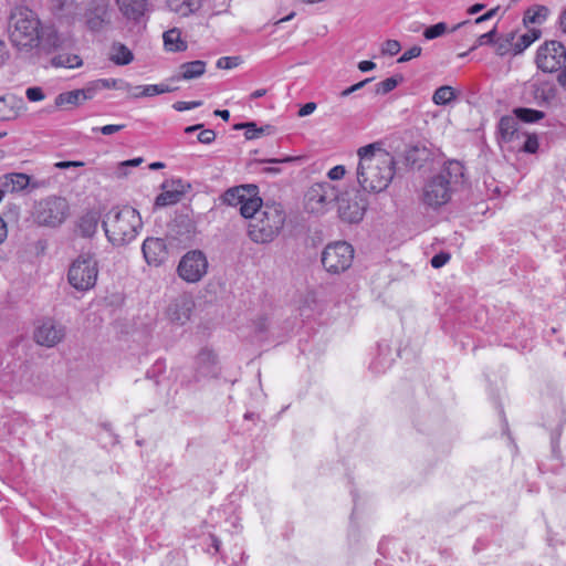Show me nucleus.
Returning a JSON list of instances; mask_svg holds the SVG:
<instances>
[{
  "label": "nucleus",
  "instance_id": "obj_1",
  "mask_svg": "<svg viewBox=\"0 0 566 566\" xmlns=\"http://www.w3.org/2000/svg\"><path fill=\"white\" fill-rule=\"evenodd\" d=\"M357 155V181L363 190L377 193L387 189L395 176L394 156L380 143L360 147Z\"/></svg>",
  "mask_w": 566,
  "mask_h": 566
},
{
  "label": "nucleus",
  "instance_id": "obj_2",
  "mask_svg": "<svg viewBox=\"0 0 566 566\" xmlns=\"http://www.w3.org/2000/svg\"><path fill=\"white\" fill-rule=\"evenodd\" d=\"M42 24L36 13L28 8L15 9L8 21V33L12 45L33 63L40 61V52L34 50L40 43L39 34Z\"/></svg>",
  "mask_w": 566,
  "mask_h": 566
},
{
  "label": "nucleus",
  "instance_id": "obj_3",
  "mask_svg": "<svg viewBox=\"0 0 566 566\" xmlns=\"http://www.w3.org/2000/svg\"><path fill=\"white\" fill-rule=\"evenodd\" d=\"M463 177L464 167L460 161H447L441 170L423 185L421 202L432 210L443 207L451 200L452 193L462 184Z\"/></svg>",
  "mask_w": 566,
  "mask_h": 566
},
{
  "label": "nucleus",
  "instance_id": "obj_4",
  "mask_svg": "<svg viewBox=\"0 0 566 566\" xmlns=\"http://www.w3.org/2000/svg\"><path fill=\"white\" fill-rule=\"evenodd\" d=\"M107 241L115 248L134 241L143 229V220L137 209L125 205L108 210L102 220Z\"/></svg>",
  "mask_w": 566,
  "mask_h": 566
},
{
  "label": "nucleus",
  "instance_id": "obj_5",
  "mask_svg": "<svg viewBox=\"0 0 566 566\" xmlns=\"http://www.w3.org/2000/svg\"><path fill=\"white\" fill-rule=\"evenodd\" d=\"M286 212L282 203L266 201L262 211H259L255 221H250L248 233L255 243L272 242L283 229Z\"/></svg>",
  "mask_w": 566,
  "mask_h": 566
},
{
  "label": "nucleus",
  "instance_id": "obj_6",
  "mask_svg": "<svg viewBox=\"0 0 566 566\" xmlns=\"http://www.w3.org/2000/svg\"><path fill=\"white\" fill-rule=\"evenodd\" d=\"M98 276V263L90 252L81 253L70 265L67 281L72 287L80 292L93 289Z\"/></svg>",
  "mask_w": 566,
  "mask_h": 566
},
{
  "label": "nucleus",
  "instance_id": "obj_7",
  "mask_svg": "<svg viewBox=\"0 0 566 566\" xmlns=\"http://www.w3.org/2000/svg\"><path fill=\"white\" fill-rule=\"evenodd\" d=\"M354 253L353 245L346 241L332 242L322 251L321 262L329 274H340L352 266Z\"/></svg>",
  "mask_w": 566,
  "mask_h": 566
},
{
  "label": "nucleus",
  "instance_id": "obj_8",
  "mask_svg": "<svg viewBox=\"0 0 566 566\" xmlns=\"http://www.w3.org/2000/svg\"><path fill=\"white\" fill-rule=\"evenodd\" d=\"M69 205L65 199L60 197H48L40 200L34 209V220L40 226L59 227L66 219Z\"/></svg>",
  "mask_w": 566,
  "mask_h": 566
},
{
  "label": "nucleus",
  "instance_id": "obj_9",
  "mask_svg": "<svg viewBox=\"0 0 566 566\" xmlns=\"http://www.w3.org/2000/svg\"><path fill=\"white\" fill-rule=\"evenodd\" d=\"M339 191L329 181L313 184L305 193V209L311 213H324L338 199Z\"/></svg>",
  "mask_w": 566,
  "mask_h": 566
},
{
  "label": "nucleus",
  "instance_id": "obj_10",
  "mask_svg": "<svg viewBox=\"0 0 566 566\" xmlns=\"http://www.w3.org/2000/svg\"><path fill=\"white\" fill-rule=\"evenodd\" d=\"M209 262L206 253L195 249L186 252L178 265V276L187 283H198L208 272Z\"/></svg>",
  "mask_w": 566,
  "mask_h": 566
},
{
  "label": "nucleus",
  "instance_id": "obj_11",
  "mask_svg": "<svg viewBox=\"0 0 566 566\" xmlns=\"http://www.w3.org/2000/svg\"><path fill=\"white\" fill-rule=\"evenodd\" d=\"M535 63L544 73L560 72L566 64V48L562 42L546 41L537 49Z\"/></svg>",
  "mask_w": 566,
  "mask_h": 566
},
{
  "label": "nucleus",
  "instance_id": "obj_12",
  "mask_svg": "<svg viewBox=\"0 0 566 566\" xmlns=\"http://www.w3.org/2000/svg\"><path fill=\"white\" fill-rule=\"evenodd\" d=\"M39 38L40 43L34 52H40V56L42 54L50 55L57 51L70 50L74 45L73 38L67 33L59 32L53 24H42Z\"/></svg>",
  "mask_w": 566,
  "mask_h": 566
},
{
  "label": "nucleus",
  "instance_id": "obj_13",
  "mask_svg": "<svg viewBox=\"0 0 566 566\" xmlns=\"http://www.w3.org/2000/svg\"><path fill=\"white\" fill-rule=\"evenodd\" d=\"M557 96V87L551 80L533 77L524 86V99L526 103L539 107L549 106Z\"/></svg>",
  "mask_w": 566,
  "mask_h": 566
},
{
  "label": "nucleus",
  "instance_id": "obj_14",
  "mask_svg": "<svg viewBox=\"0 0 566 566\" xmlns=\"http://www.w3.org/2000/svg\"><path fill=\"white\" fill-rule=\"evenodd\" d=\"M336 201L338 202V216L343 221L358 223L363 220L368 206L365 195L359 191L346 192L343 196L338 195Z\"/></svg>",
  "mask_w": 566,
  "mask_h": 566
},
{
  "label": "nucleus",
  "instance_id": "obj_15",
  "mask_svg": "<svg viewBox=\"0 0 566 566\" xmlns=\"http://www.w3.org/2000/svg\"><path fill=\"white\" fill-rule=\"evenodd\" d=\"M33 337L41 346L54 347L65 337V327L53 319H45L35 328Z\"/></svg>",
  "mask_w": 566,
  "mask_h": 566
},
{
  "label": "nucleus",
  "instance_id": "obj_16",
  "mask_svg": "<svg viewBox=\"0 0 566 566\" xmlns=\"http://www.w3.org/2000/svg\"><path fill=\"white\" fill-rule=\"evenodd\" d=\"M50 11L57 20L73 24L83 14V7L76 0H50Z\"/></svg>",
  "mask_w": 566,
  "mask_h": 566
},
{
  "label": "nucleus",
  "instance_id": "obj_17",
  "mask_svg": "<svg viewBox=\"0 0 566 566\" xmlns=\"http://www.w3.org/2000/svg\"><path fill=\"white\" fill-rule=\"evenodd\" d=\"M142 252L146 263L153 266H159L168 256L166 242L161 238L145 239L142 244Z\"/></svg>",
  "mask_w": 566,
  "mask_h": 566
},
{
  "label": "nucleus",
  "instance_id": "obj_18",
  "mask_svg": "<svg viewBox=\"0 0 566 566\" xmlns=\"http://www.w3.org/2000/svg\"><path fill=\"white\" fill-rule=\"evenodd\" d=\"M196 375L195 380L199 381L201 378H213L218 376L219 368L217 365V356L213 350L202 348L195 360Z\"/></svg>",
  "mask_w": 566,
  "mask_h": 566
},
{
  "label": "nucleus",
  "instance_id": "obj_19",
  "mask_svg": "<svg viewBox=\"0 0 566 566\" xmlns=\"http://www.w3.org/2000/svg\"><path fill=\"white\" fill-rule=\"evenodd\" d=\"M25 109L23 98L8 93L0 96V122H10L17 119Z\"/></svg>",
  "mask_w": 566,
  "mask_h": 566
},
{
  "label": "nucleus",
  "instance_id": "obj_20",
  "mask_svg": "<svg viewBox=\"0 0 566 566\" xmlns=\"http://www.w3.org/2000/svg\"><path fill=\"white\" fill-rule=\"evenodd\" d=\"M193 301L189 297H179L175 300L168 307V316L171 322L185 325L189 319L193 310Z\"/></svg>",
  "mask_w": 566,
  "mask_h": 566
},
{
  "label": "nucleus",
  "instance_id": "obj_21",
  "mask_svg": "<svg viewBox=\"0 0 566 566\" xmlns=\"http://www.w3.org/2000/svg\"><path fill=\"white\" fill-rule=\"evenodd\" d=\"M118 8L123 15L135 22L140 21V19L147 12V0H116Z\"/></svg>",
  "mask_w": 566,
  "mask_h": 566
},
{
  "label": "nucleus",
  "instance_id": "obj_22",
  "mask_svg": "<svg viewBox=\"0 0 566 566\" xmlns=\"http://www.w3.org/2000/svg\"><path fill=\"white\" fill-rule=\"evenodd\" d=\"M56 54L53 55L45 63H41L39 61V64H41L44 67H64V69H77L83 65V60L80 55L73 54V53H65L62 51L55 52Z\"/></svg>",
  "mask_w": 566,
  "mask_h": 566
},
{
  "label": "nucleus",
  "instance_id": "obj_23",
  "mask_svg": "<svg viewBox=\"0 0 566 566\" xmlns=\"http://www.w3.org/2000/svg\"><path fill=\"white\" fill-rule=\"evenodd\" d=\"M2 186L10 188V191H21L27 187L38 188L40 185L38 181L32 182L31 177L22 172H11L3 176Z\"/></svg>",
  "mask_w": 566,
  "mask_h": 566
},
{
  "label": "nucleus",
  "instance_id": "obj_24",
  "mask_svg": "<svg viewBox=\"0 0 566 566\" xmlns=\"http://www.w3.org/2000/svg\"><path fill=\"white\" fill-rule=\"evenodd\" d=\"M206 66L207 63L201 60L185 62L179 66V73L174 78L177 81H189L200 77L202 74H205Z\"/></svg>",
  "mask_w": 566,
  "mask_h": 566
},
{
  "label": "nucleus",
  "instance_id": "obj_25",
  "mask_svg": "<svg viewBox=\"0 0 566 566\" xmlns=\"http://www.w3.org/2000/svg\"><path fill=\"white\" fill-rule=\"evenodd\" d=\"M499 138L504 143L518 138L517 119L515 116H502L497 124Z\"/></svg>",
  "mask_w": 566,
  "mask_h": 566
},
{
  "label": "nucleus",
  "instance_id": "obj_26",
  "mask_svg": "<svg viewBox=\"0 0 566 566\" xmlns=\"http://www.w3.org/2000/svg\"><path fill=\"white\" fill-rule=\"evenodd\" d=\"M101 216L95 210H90L80 217L77 229L82 237L91 238L96 233Z\"/></svg>",
  "mask_w": 566,
  "mask_h": 566
},
{
  "label": "nucleus",
  "instance_id": "obj_27",
  "mask_svg": "<svg viewBox=\"0 0 566 566\" xmlns=\"http://www.w3.org/2000/svg\"><path fill=\"white\" fill-rule=\"evenodd\" d=\"M164 46L168 52H184L187 50V42L181 39V32L174 28L163 34Z\"/></svg>",
  "mask_w": 566,
  "mask_h": 566
},
{
  "label": "nucleus",
  "instance_id": "obj_28",
  "mask_svg": "<svg viewBox=\"0 0 566 566\" xmlns=\"http://www.w3.org/2000/svg\"><path fill=\"white\" fill-rule=\"evenodd\" d=\"M265 202L260 197H252L250 193L240 206V213L243 218L255 221L259 211L263 210Z\"/></svg>",
  "mask_w": 566,
  "mask_h": 566
},
{
  "label": "nucleus",
  "instance_id": "obj_29",
  "mask_svg": "<svg viewBox=\"0 0 566 566\" xmlns=\"http://www.w3.org/2000/svg\"><path fill=\"white\" fill-rule=\"evenodd\" d=\"M390 348L388 345L378 344V355L369 365V368L377 374L385 373L392 363Z\"/></svg>",
  "mask_w": 566,
  "mask_h": 566
},
{
  "label": "nucleus",
  "instance_id": "obj_30",
  "mask_svg": "<svg viewBox=\"0 0 566 566\" xmlns=\"http://www.w3.org/2000/svg\"><path fill=\"white\" fill-rule=\"evenodd\" d=\"M249 188L255 189V186H239L227 189L221 196L222 202L228 206H241L243 200L248 197Z\"/></svg>",
  "mask_w": 566,
  "mask_h": 566
},
{
  "label": "nucleus",
  "instance_id": "obj_31",
  "mask_svg": "<svg viewBox=\"0 0 566 566\" xmlns=\"http://www.w3.org/2000/svg\"><path fill=\"white\" fill-rule=\"evenodd\" d=\"M549 10L546 6L543 4H534L530 7L523 17L524 25L532 24H542L546 21L548 17Z\"/></svg>",
  "mask_w": 566,
  "mask_h": 566
},
{
  "label": "nucleus",
  "instance_id": "obj_32",
  "mask_svg": "<svg viewBox=\"0 0 566 566\" xmlns=\"http://www.w3.org/2000/svg\"><path fill=\"white\" fill-rule=\"evenodd\" d=\"M542 35L541 30L530 29L527 32L521 34L517 40L512 44L514 55L523 53L532 43L539 39Z\"/></svg>",
  "mask_w": 566,
  "mask_h": 566
},
{
  "label": "nucleus",
  "instance_id": "obj_33",
  "mask_svg": "<svg viewBox=\"0 0 566 566\" xmlns=\"http://www.w3.org/2000/svg\"><path fill=\"white\" fill-rule=\"evenodd\" d=\"M104 10L99 8L94 9H83V14L85 17V24L87 29L92 32H98L102 30L105 23L104 19Z\"/></svg>",
  "mask_w": 566,
  "mask_h": 566
},
{
  "label": "nucleus",
  "instance_id": "obj_34",
  "mask_svg": "<svg viewBox=\"0 0 566 566\" xmlns=\"http://www.w3.org/2000/svg\"><path fill=\"white\" fill-rule=\"evenodd\" d=\"M134 90H140L139 93L133 94L134 98H139V97L156 96V95L164 94V93H170V92H174L176 90V87H170L169 85L161 83V84L137 85L134 87Z\"/></svg>",
  "mask_w": 566,
  "mask_h": 566
},
{
  "label": "nucleus",
  "instance_id": "obj_35",
  "mask_svg": "<svg viewBox=\"0 0 566 566\" xmlns=\"http://www.w3.org/2000/svg\"><path fill=\"white\" fill-rule=\"evenodd\" d=\"M513 115L517 120L526 124L538 123L545 117V113L543 111L528 107H515L513 109Z\"/></svg>",
  "mask_w": 566,
  "mask_h": 566
},
{
  "label": "nucleus",
  "instance_id": "obj_36",
  "mask_svg": "<svg viewBox=\"0 0 566 566\" xmlns=\"http://www.w3.org/2000/svg\"><path fill=\"white\" fill-rule=\"evenodd\" d=\"M111 60L116 65H127L134 60L133 52L122 43H115L113 45V54Z\"/></svg>",
  "mask_w": 566,
  "mask_h": 566
},
{
  "label": "nucleus",
  "instance_id": "obj_37",
  "mask_svg": "<svg viewBox=\"0 0 566 566\" xmlns=\"http://www.w3.org/2000/svg\"><path fill=\"white\" fill-rule=\"evenodd\" d=\"M457 98V92L449 85L438 87L433 95L432 102L436 105L446 106Z\"/></svg>",
  "mask_w": 566,
  "mask_h": 566
},
{
  "label": "nucleus",
  "instance_id": "obj_38",
  "mask_svg": "<svg viewBox=\"0 0 566 566\" xmlns=\"http://www.w3.org/2000/svg\"><path fill=\"white\" fill-rule=\"evenodd\" d=\"M85 101L86 99H82L81 88H80V90H73V91L60 93L55 97L54 103H55V106L62 107L64 105L77 106V105H81Z\"/></svg>",
  "mask_w": 566,
  "mask_h": 566
},
{
  "label": "nucleus",
  "instance_id": "obj_39",
  "mask_svg": "<svg viewBox=\"0 0 566 566\" xmlns=\"http://www.w3.org/2000/svg\"><path fill=\"white\" fill-rule=\"evenodd\" d=\"M184 195L182 190L174 189V190H165L159 193L155 199L156 207H167L176 205L180 201Z\"/></svg>",
  "mask_w": 566,
  "mask_h": 566
},
{
  "label": "nucleus",
  "instance_id": "obj_40",
  "mask_svg": "<svg viewBox=\"0 0 566 566\" xmlns=\"http://www.w3.org/2000/svg\"><path fill=\"white\" fill-rule=\"evenodd\" d=\"M403 81L402 75L388 77L375 85L374 93L376 95H386L394 91L400 82Z\"/></svg>",
  "mask_w": 566,
  "mask_h": 566
},
{
  "label": "nucleus",
  "instance_id": "obj_41",
  "mask_svg": "<svg viewBox=\"0 0 566 566\" xmlns=\"http://www.w3.org/2000/svg\"><path fill=\"white\" fill-rule=\"evenodd\" d=\"M102 90L129 91L132 85L122 78H98Z\"/></svg>",
  "mask_w": 566,
  "mask_h": 566
},
{
  "label": "nucleus",
  "instance_id": "obj_42",
  "mask_svg": "<svg viewBox=\"0 0 566 566\" xmlns=\"http://www.w3.org/2000/svg\"><path fill=\"white\" fill-rule=\"evenodd\" d=\"M448 30V25L446 22H438L436 24L429 25L423 31V36L426 40H433L441 35H443Z\"/></svg>",
  "mask_w": 566,
  "mask_h": 566
},
{
  "label": "nucleus",
  "instance_id": "obj_43",
  "mask_svg": "<svg viewBox=\"0 0 566 566\" xmlns=\"http://www.w3.org/2000/svg\"><path fill=\"white\" fill-rule=\"evenodd\" d=\"M99 91H102L99 80L91 81L81 88L82 99L90 101L94 98Z\"/></svg>",
  "mask_w": 566,
  "mask_h": 566
},
{
  "label": "nucleus",
  "instance_id": "obj_44",
  "mask_svg": "<svg viewBox=\"0 0 566 566\" xmlns=\"http://www.w3.org/2000/svg\"><path fill=\"white\" fill-rule=\"evenodd\" d=\"M272 128L273 127L271 125L258 127L256 123L254 122V127L247 128V130L244 132V136L248 140L255 139L259 138L261 135L270 134Z\"/></svg>",
  "mask_w": 566,
  "mask_h": 566
},
{
  "label": "nucleus",
  "instance_id": "obj_45",
  "mask_svg": "<svg viewBox=\"0 0 566 566\" xmlns=\"http://www.w3.org/2000/svg\"><path fill=\"white\" fill-rule=\"evenodd\" d=\"M538 149V139L536 135H527L526 139L521 148L526 154H535Z\"/></svg>",
  "mask_w": 566,
  "mask_h": 566
},
{
  "label": "nucleus",
  "instance_id": "obj_46",
  "mask_svg": "<svg viewBox=\"0 0 566 566\" xmlns=\"http://www.w3.org/2000/svg\"><path fill=\"white\" fill-rule=\"evenodd\" d=\"M25 96L30 102H41L45 98V94L40 86H31L25 91Z\"/></svg>",
  "mask_w": 566,
  "mask_h": 566
},
{
  "label": "nucleus",
  "instance_id": "obj_47",
  "mask_svg": "<svg viewBox=\"0 0 566 566\" xmlns=\"http://www.w3.org/2000/svg\"><path fill=\"white\" fill-rule=\"evenodd\" d=\"M239 65L238 56H222L217 61V67L222 70H231Z\"/></svg>",
  "mask_w": 566,
  "mask_h": 566
},
{
  "label": "nucleus",
  "instance_id": "obj_48",
  "mask_svg": "<svg viewBox=\"0 0 566 566\" xmlns=\"http://www.w3.org/2000/svg\"><path fill=\"white\" fill-rule=\"evenodd\" d=\"M449 260H450V254L448 252L441 251L431 258L430 264L434 269H440L443 265H446L449 262Z\"/></svg>",
  "mask_w": 566,
  "mask_h": 566
},
{
  "label": "nucleus",
  "instance_id": "obj_49",
  "mask_svg": "<svg viewBox=\"0 0 566 566\" xmlns=\"http://www.w3.org/2000/svg\"><path fill=\"white\" fill-rule=\"evenodd\" d=\"M421 51L422 49L419 45H413L401 54V56L398 59V62L405 63L415 57H418L420 56Z\"/></svg>",
  "mask_w": 566,
  "mask_h": 566
},
{
  "label": "nucleus",
  "instance_id": "obj_50",
  "mask_svg": "<svg viewBox=\"0 0 566 566\" xmlns=\"http://www.w3.org/2000/svg\"><path fill=\"white\" fill-rule=\"evenodd\" d=\"M201 105H202V101H191V102L178 101V102L174 103L172 107L177 112H184V111H189V109L200 107Z\"/></svg>",
  "mask_w": 566,
  "mask_h": 566
},
{
  "label": "nucleus",
  "instance_id": "obj_51",
  "mask_svg": "<svg viewBox=\"0 0 566 566\" xmlns=\"http://www.w3.org/2000/svg\"><path fill=\"white\" fill-rule=\"evenodd\" d=\"M126 127V125L124 124H120V125H114V124H109V125H105V126H102V127H93L92 128V132H99L102 133L103 135H113L117 132H120L122 129H124Z\"/></svg>",
  "mask_w": 566,
  "mask_h": 566
},
{
  "label": "nucleus",
  "instance_id": "obj_52",
  "mask_svg": "<svg viewBox=\"0 0 566 566\" xmlns=\"http://www.w3.org/2000/svg\"><path fill=\"white\" fill-rule=\"evenodd\" d=\"M401 49L400 43L397 40H387L382 46V53L394 56L399 53Z\"/></svg>",
  "mask_w": 566,
  "mask_h": 566
},
{
  "label": "nucleus",
  "instance_id": "obj_53",
  "mask_svg": "<svg viewBox=\"0 0 566 566\" xmlns=\"http://www.w3.org/2000/svg\"><path fill=\"white\" fill-rule=\"evenodd\" d=\"M143 161H144V159L142 157H137V158H133V159H128V160L122 161L119 164V166H118V175L119 176H126L127 175V171H126L127 167H137Z\"/></svg>",
  "mask_w": 566,
  "mask_h": 566
},
{
  "label": "nucleus",
  "instance_id": "obj_54",
  "mask_svg": "<svg viewBox=\"0 0 566 566\" xmlns=\"http://www.w3.org/2000/svg\"><path fill=\"white\" fill-rule=\"evenodd\" d=\"M216 139V133L212 129H200L197 140L201 144L209 145Z\"/></svg>",
  "mask_w": 566,
  "mask_h": 566
},
{
  "label": "nucleus",
  "instance_id": "obj_55",
  "mask_svg": "<svg viewBox=\"0 0 566 566\" xmlns=\"http://www.w3.org/2000/svg\"><path fill=\"white\" fill-rule=\"evenodd\" d=\"M495 35H496V28H493L491 31L483 33L479 36L478 44L479 45L493 44L495 41Z\"/></svg>",
  "mask_w": 566,
  "mask_h": 566
},
{
  "label": "nucleus",
  "instance_id": "obj_56",
  "mask_svg": "<svg viewBox=\"0 0 566 566\" xmlns=\"http://www.w3.org/2000/svg\"><path fill=\"white\" fill-rule=\"evenodd\" d=\"M345 167L342 165L334 166L327 172L329 180H339L345 176Z\"/></svg>",
  "mask_w": 566,
  "mask_h": 566
},
{
  "label": "nucleus",
  "instance_id": "obj_57",
  "mask_svg": "<svg viewBox=\"0 0 566 566\" xmlns=\"http://www.w3.org/2000/svg\"><path fill=\"white\" fill-rule=\"evenodd\" d=\"M515 38V34L513 32L509 33L506 38L499 43L497 45V53L503 55L506 53V50L509 46L512 48V44L514 43L513 40Z\"/></svg>",
  "mask_w": 566,
  "mask_h": 566
},
{
  "label": "nucleus",
  "instance_id": "obj_58",
  "mask_svg": "<svg viewBox=\"0 0 566 566\" xmlns=\"http://www.w3.org/2000/svg\"><path fill=\"white\" fill-rule=\"evenodd\" d=\"M317 105L316 103L314 102H308V103H305L304 105L301 106V108L298 109V113L297 115L300 117H305V116H308L311 115L315 109H316Z\"/></svg>",
  "mask_w": 566,
  "mask_h": 566
},
{
  "label": "nucleus",
  "instance_id": "obj_59",
  "mask_svg": "<svg viewBox=\"0 0 566 566\" xmlns=\"http://www.w3.org/2000/svg\"><path fill=\"white\" fill-rule=\"evenodd\" d=\"M499 10H500V7H495L493 9H490L484 14L475 18L474 23L475 24H480L482 22H485V21L492 19L497 13Z\"/></svg>",
  "mask_w": 566,
  "mask_h": 566
},
{
  "label": "nucleus",
  "instance_id": "obj_60",
  "mask_svg": "<svg viewBox=\"0 0 566 566\" xmlns=\"http://www.w3.org/2000/svg\"><path fill=\"white\" fill-rule=\"evenodd\" d=\"M82 166H84V163L75 161V160H63V161H57L55 164V167L57 169H67L71 167H82Z\"/></svg>",
  "mask_w": 566,
  "mask_h": 566
},
{
  "label": "nucleus",
  "instance_id": "obj_61",
  "mask_svg": "<svg viewBox=\"0 0 566 566\" xmlns=\"http://www.w3.org/2000/svg\"><path fill=\"white\" fill-rule=\"evenodd\" d=\"M9 59V51L7 49V44L3 40L0 39V66L6 63Z\"/></svg>",
  "mask_w": 566,
  "mask_h": 566
},
{
  "label": "nucleus",
  "instance_id": "obj_62",
  "mask_svg": "<svg viewBox=\"0 0 566 566\" xmlns=\"http://www.w3.org/2000/svg\"><path fill=\"white\" fill-rule=\"evenodd\" d=\"M254 328L256 333H264L268 328V318L266 317H260L255 324Z\"/></svg>",
  "mask_w": 566,
  "mask_h": 566
},
{
  "label": "nucleus",
  "instance_id": "obj_63",
  "mask_svg": "<svg viewBox=\"0 0 566 566\" xmlns=\"http://www.w3.org/2000/svg\"><path fill=\"white\" fill-rule=\"evenodd\" d=\"M376 67V64L373 61H360L358 63V69L360 72H369Z\"/></svg>",
  "mask_w": 566,
  "mask_h": 566
},
{
  "label": "nucleus",
  "instance_id": "obj_64",
  "mask_svg": "<svg viewBox=\"0 0 566 566\" xmlns=\"http://www.w3.org/2000/svg\"><path fill=\"white\" fill-rule=\"evenodd\" d=\"M557 82L560 85V87L566 91V64L563 66L560 72L557 75Z\"/></svg>",
  "mask_w": 566,
  "mask_h": 566
}]
</instances>
